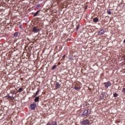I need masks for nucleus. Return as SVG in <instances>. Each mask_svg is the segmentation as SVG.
<instances>
[{"instance_id":"412c9836","label":"nucleus","mask_w":125,"mask_h":125,"mask_svg":"<svg viewBox=\"0 0 125 125\" xmlns=\"http://www.w3.org/2000/svg\"><path fill=\"white\" fill-rule=\"evenodd\" d=\"M107 13L108 14H109V15L112 14V13L111 12V11L110 10H107Z\"/></svg>"},{"instance_id":"4be33fe9","label":"nucleus","mask_w":125,"mask_h":125,"mask_svg":"<svg viewBox=\"0 0 125 125\" xmlns=\"http://www.w3.org/2000/svg\"><path fill=\"white\" fill-rule=\"evenodd\" d=\"M122 92H123V93L125 94V88H123V89L122 90Z\"/></svg>"},{"instance_id":"4468645a","label":"nucleus","mask_w":125,"mask_h":125,"mask_svg":"<svg viewBox=\"0 0 125 125\" xmlns=\"http://www.w3.org/2000/svg\"><path fill=\"white\" fill-rule=\"evenodd\" d=\"M39 12H40V11H37L36 13L33 15L34 17H36L39 14Z\"/></svg>"},{"instance_id":"9b49d317","label":"nucleus","mask_w":125,"mask_h":125,"mask_svg":"<svg viewBox=\"0 0 125 125\" xmlns=\"http://www.w3.org/2000/svg\"><path fill=\"white\" fill-rule=\"evenodd\" d=\"M39 100H40V97H36L34 99L35 102H39Z\"/></svg>"},{"instance_id":"1a4fd4ad","label":"nucleus","mask_w":125,"mask_h":125,"mask_svg":"<svg viewBox=\"0 0 125 125\" xmlns=\"http://www.w3.org/2000/svg\"><path fill=\"white\" fill-rule=\"evenodd\" d=\"M55 86H56V89H58V88H59V87H60V86H61V85H60V84H59V83L57 82L55 84Z\"/></svg>"},{"instance_id":"2eb2a0df","label":"nucleus","mask_w":125,"mask_h":125,"mask_svg":"<svg viewBox=\"0 0 125 125\" xmlns=\"http://www.w3.org/2000/svg\"><path fill=\"white\" fill-rule=\"evenodd\" d=\"M37 89H38V91L35 93V96H37L38 94H39V92H40V88H38Z\"/></svg>"},{"instance_id":"39448f33","label":"nucleus","mask_w":125,"mask_h":125,"mask_svg":"<svg viewBox=\"0 0 125 125\" xmlns=\"http://www.w3.org/2000/svg\"><path fill=\"white\" fill-rule=\"evenodd\" d=\"M5 98H6V99H8V100H12V99H14V97H13V96H10L9 95H7V96H5Z\"/></svg>"},{"instance_id":"a878e982","label":"nucleus","mask_w":125,"mask_h":125,"mask_svg":"<svg viewBox=\"0 0 125 125\" xmlns=\"http://www.w3.org/2000/svg\"><path fill=\"white\" fill-rule=\"evenodd\" d=\"M124 43H125V40L124 41Z\"/></svg>"},{"instance_id":"ddd939ff","label":"nucleus","mask_w":125,"mask_h":125,"mask_svg":"<svg viewBox=\"0 0 125 125\" xmlns=\"http://www.w3.org/2000/svg\"><path fill=\"white\" fill-rule=\"evenodd\" d=\"M98 18H95L94 19H93V22H98Z\"/></svg>"},{"instance_id":"f257e3e1","label":"nucleus","mask_w":125,"mask_h":125,"mask_svg":"<svg viewBox=\"0 0 125 125\" xmlns=\"http://www.w3.org/2000/svg\"><path fill=\"white\" fill-rule=\"evenodd\" d=\"M83 125H89L92 124V121L90 120V118H88L87 119L84 120L82 122Z\"/></svg>"},{"instance_id":"5701e85b","label":"nucleus","mask_w":125,"mask_h":125,"mask_svg":"<svg viewBox=\"0 0 125 125\" xmlns=\"http://www.w3.org/2000/svg\"><path fill=\"white\" fill-rule=\"evenodd\" d=\"M50 123L49 122H48L46 125H50Z\"/></svg>"},{"instance_id":"6e6552de","label":"nucleus","mask_w":125,"mask_h":125,"mask_svg":"<svg viewBox=\"0 0 125 125\" xmlns=\"http://www.w3.org/2000/svg\"><path fill=\"white\" fill-rule=\"evenodd\" d=\"M100 99L102 100V99H104V98L106 97V95H105V94H102L100 95Z\"/></svg>"},{"instance_id":"aec40b11","label":"nucleus","mask_w":125,"mask_h":125,"mask_svg":"<svg viewBox=\"0 0 125 125\" xmlns=\"http://www.w3.org/2000/svg\"><path fill=\"white\" fill-rule=\"evenodd\" d=\"M118 94H117L116 93H114V94H113V96L114 97H118Z\"/></svg>"},{"instance_id":"b1692460","label":"nucleus","mask_w":125,"mask_h":125,"mask_svg":"<svg viewBox=\"0 0 125 125\" xmlns=\"http://www.w3.org/2000/svg\"><path fill=\"white\" fill-rule=\"evenodd\" d=\"M36 96H36V95H35L34 96H33V97L34 98H35L37 97H36Z\"/></svg>"},{"instance_id":"423d86ee","label":"nucleus","mask_w":125,"mask_h":125,"mask_svg":"<svg viewBox=\"0 0 125 125\" xmlns=\"http://www.w3.org/2000/svg\"><path fill=\"white\" fill-rule=\"evenodd\" d=\"M104 33H105V31H104V29H102L101 30H100L98 32V35H100V36H101L102 35H104Z\"/></svg>"},{"instance_id":"20e7f679","label":"nucleus","mask_w":125,"mask_h":125,"mask_svg":"<svg viewBox=\"0 0 125 125\" xmlns=\"http://www.w3.org/2000/svg\"><path fill=\"white\" fill-rule=\"evenodd\" d=\"M104 86L106 88H108V86H111V85H112V84L110 82H106V83H104Z\"/></svg>"},{"instance_id":"0eeeda50","label":"nucleus","mask_w":125,"mask_h":125,"mask_svg":"<svg viewBox=\"0 0 125 125\" xmlns=\"http://www.w3.org/2000/svg\"><path fill=\"white\" fill-rule=\"evenodd\" d=\"M37 107V104H31L30 105V108L31 110H35Z\"/></svg>"},{"instance_id":"9d476101","label":"nucleus","mask_w":125,"mask_h":125,"mask_svg":"<svg viewBox=\"0 0 125 125\" xmlns=\"http://www.w3.org/2000/svg\"><path fill=\"white\" fill-rule=\"evenodd\" d=\"M18 42L19 44H22V43H23V40L21 39H19Z\"/></svg>"},{"instance_id":"6ab92c4d","label":"nucleus","mask_w":125,"mask_h":125,"mask_svg":"<svg viewBox=\"0 0 125 125\" xmlns=\"http://www.w3.org/2000/svg\"><path fill=\"white\" fill-rule=\"evenodd\" d=\"M79 28H80V24H77L76 27V31H78V30H79Z\"/></svg>"},{"instance_id":"f03ea898","label":"nucleus","mask_w":125,"mask_h":125,"mask_svg":"<svg viewBox=\"0 0 125 125\" xmlns=\"http://www.w3.org/2000/svg\"><path fill=\"white\" fill-rule=\"evenodd\" d=\"M90 113H91V111L90 109H86L85 110L83 114V117H86V116H89L90 115Z\"/></svg>"},{"instance_id":"7ed1b4c3","label":"nucleus","mask_w":125,"mask_h":125,"mask_svg":"<svg viewBox=\"0 0 125 125\" xmlns=\"http://www.w3.org/2000/svg\"><path fill=\"white\" fill-rule=\"evenodd\" d=\"M41 30L42 29H41L37 28V27H36V26H34L33 28L32 31L34 33H39V32H40V31H41Z\"/></svg>"},{"instance_id":"393cba45","label":"nucleus","mask_w":125,"mask_h":125,"mask_svg":"<svg viewBox=\"0 0 125 125\" xmlns=\"http://www.w3.org/2000/svg\"><path fill=\"white\" fill-rule=\"evenodd\" d=\"M65 56H66V55H64L62 56V58H64V57H65Z\"/></svg>"},{"instance_id":"bb28decb","label":"nucleus","mask_w":125,"mask_h":125,"mask_svg":"<svg viewBox=\"0 0 125 125\" xmlns=\"http://www.w3.org/2000/svg\"><path fill=\"white\" fill-rule=\"evenodd\" d=\"M32 14L34 15V13H32Z\"/></svg>"},{"instance_id":"f8f14e48","label":"nucleus","mask_w":125,"mask_h":125,"mask_svg":"<svg viewBox=\"0 0 125 125\" xmlns=\"http://www.w3.org/2000/svg\"><path fill=\"white\" fill-rule=\"evenodd\" d=\"M19 33V32H15V33L14 34V35H13V38H16V37H17V36H18Z\"/></svg>"},{"instance_id":"a211bd4d","label":"nucleus","mask_w":125,"mask_h":125,"mask_svg":"<svg viewBox=\"0 0 125 125\" xmlns=\"http://www.w3.org/2000/svg\"><path fill=\"white\" fill-rule=\"evenodd\" d=\"M75 89L76 90H80V89H81L80 87H77V86H75Z\"/></svg>"},{"instance_id":"f3484780","label":"nucleus","mask_w":125,"mask_h":125,"mask_svg":"<svg viewBox=\"0 0 125 125\" xmlns=\"http://www.w3.org/2000/svg\"><path fill=\"white\" fill-rule=\"evenodd\" d=\"M57 67V65H53L52 68V70H54V69H55Z\"/></svg>"},{"instance_id":"dca6fc26","label":"nucleus","mask_w":125,"mask_h":125,"mask_svg":"<svg viewBox=\"0 0 125 125\" xmlns=\"http://www.w3.org/2000/svg\"><path fill=\"white\" fill-rule=\"evenodd\" d=\"M21 91H23V88H20L18 90V92H21Z\"/></svg>"}]
</instances>
